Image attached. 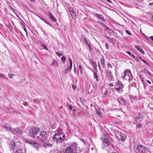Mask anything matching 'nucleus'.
Returning <instances> with one entry per match:
<instances>
[{"instance_id":"nucleus-9","label":"nucleus","mask_w":153,"mask_h":153,"mask_svg":"<svg viewBox=\"0 0 153 153\" xmlns=\"http://www.w3.org/2000/svg\"><path fill=\"white\" fill-rule=\"evenodd\" d=\"M10 131L13 133H17L19 134H23L22 131L18 128L13 129V128H10Z\"/></svg>"},{"instance_id":"nucleus-2","label":"nucleus","mask_w":153,"mask_h":153,"mask_svg":"<svg viewBox=\"0 0 153 153\" xmlns=\"http://www.w3.org/2000/svg\"><path fill=\"white\" fill-rule=\"evenodd\" d=\"M122 77L125 80H128L129 82L132 81L133 78V76L129 70H125L124 71L123 74L122 75Z\"/></svg>"},{"instance_id":"nucleus-27","label":"nucleus","mask_w":153,"mask_h":153,"mask_svg":"<svg viewBox=\"0 0 153 153\" xmlns=\"http://www.w3.org/2000/svg\"><path fill=\"white\" fill-rule=\"evenodd\" d=\"M66 60V58L64 56H63L61 58V61L63 64H64Z\"/></svg>"},{"instance_id":"nucleus-22","label":"nucleus","mask_w":153,"mask_h":153,"mask_svg":"<svg viewBox=\"0 0 153 153\" xmlns=\"http://www.w3.org/2000/svg\"><path fill=\"white\" fill-rule=\"evenodd\" d=\"M43 146L45 148H46L48 147H51L52 146V145L50 143H45L44 142L43 144Z\"/></svg>"},{"instance_id":"nucleus-14","label":"nucleus","mask_w":153,"mask_h":153,"mask_svg":"<svg viewBox=\"0 0 153 153\" xmlns=\"http://www.w3.org/2000/svg\"><path fill=\"white\" fill-rule=\"evenodd\" d=\"M135 48L138 50L142 54H144L145 53L144 52L142 49L141 47L140 46H135Z\"/></svg>"},{"instance_id":"nucleus-4","label":"nucleus","mask_w":153,"mask_h":153,"mask_svg":"<svg viewBox=\"0 0 153 153\" xmlns=\"http://www.w3.org/2000/svg\"><path fill=\"white\" fill-rule=\"evenodd\" d=\"M102 148H104L108 146L109 144V139L106 134H104L102 135Z\"/></svg>"},{"instance_id":"nucleus-56","label":"nucleus","mask_w":153,"mask_h":153,"mask_svg":"<svg viewBox=\"0 0 153 153\" xmlns=\"http://www.w3.org/2000/svg\"><path fill=\"white\" fill-rule=\"evenodd\" d=\"M4 76V75L3 74H0V77H3Z\"/></svg>"},{"instance_id":"nucleus-10","label":"nucleus","mask_w":153,"mask_h":153,"mask_svg":"<svg viewBox=\"0 0 153 153\" xmlns=\"http://www.w3.org/2000/svg\"><path fill=\"white\" fill-rule=\"evenodd\" d=\"M81 40L86 45L88 44V43H90V41L86 38L84 36H82L81 37Z\"/></svg>"},{"instance_id":"nucleus-51","label":"nucleus","mask_w":153,"mask_h":153,"mask_svg":"<svg viewBox=\"0 0 153 153\" xmlns=\"http://www.w3.org/2000/svg\"><path fill=\"white\" fill-rule=\"evenodd\" d=\"M145 37L146 39H149V37L146 36H145Z\"/></svg>"},{"instance_id":"nucleus-16","label":"nucleus","mask_w":153,"mask_h":153,"mask_svg":"<svg viewBox=\"0 0 153 153\" xmlns=\"http://www.w3.org/2000/svg\"><path fill=\"white\" fill-rule=\"evenodd\" d=\"M49 16L51 19V20L53 22H56V19L51 13H49Z\"/></svg>"},{"instance_id":"nucleus-43","label":"nucleus","mask_w":153,"mask_h":153,"mask_svg":"<svg viewBox=\"0 0 153 153\" xmlns=\"http://www.w3.org/2000/svg\"><path fill=\"white\" fill-rule=\"evenodd\" d=\"M97 114L99 116H100L101 114V113L99 111H97Z\"/></svg>"},{"instance_id":"nucleus-33","label":"nucleus","mask_w":153,"mask_h":153,"mask_svg":"<svg viewBox=\"0 0 153 153\" xmlns=\"http://www.w3.org/2000/svg\"><path fill=\"white\" fill-rule=\"evenodd\" d=\"M87 45L88 46L89 50L90 51H92L91 47L90 45V42L88 44H87Z\"/></svg>"},{"instance_id":"nucleus-7","label":"nucleus","mask_w":153,"mask_h":153,"mask_svg":"<svg viewBox=\"0 0 153 153\" xmlns=\"http://www.w3.org/2000/svg\"><path fill=\"white\" fill-rule=\"evenodd\" d=\"M39 135L36 136V138L39 141H40L45 139L46 136V132L44 131H40L39 133Z\"/></svg>"},{"instance_id":"nucleus-3","label":"nucleus","mask_w":153,"mask_h":153,"mask_svg":"<svg viewBox=\"0 0 153 153\" xmlns=\"http://www.w3.org/2000/svg\"><path fill=\"white\" fill-rule=\"evenodd\" d=\"M115 134L118 139L122 141H124L126 138V136L123 132L116 130L115 132Z\"/></svg>"},{"instance_id":"nucleus-58","label":"nucleus","mask_w":153,"mask_h":153,"mask_svg":"<svg viewBox=\"0 0 153 153\" xmlns=\"http://www.w3.org/2000/svg\"><path fill=\"white\" fill-rule=\"evenodd\" d=\"M108 29H109V31H110V32H113V30H111L110 29H109V28H108Z\"/></svg>"},{"instance_id":"nucleus-11","label":"nucleus","mask_w":153,"mask_h":153,"mask_svg":"<svg viewBox=\"0 0 153 153\" xmlns=\"http://www.w3.org/2000/svg\"><path fill=\"white\" fill-rule=\"evenodd\" d=\"M118 101L120 104L125 105L126 104L125 100L121 97H120L118 98Z\"/></svg>"},{"instance_id":"nucleus-37","label":"nucleus","mask_w":153,"mask_h":153,"mask_svg":"<svg viewBox=\"0 0 153 153\" xmlns=\"http://www.w3.org/2000/svg\"><path fill=\"white\" fill-rule=\"evenodd\" d=\"M56 54L58 56H62V55L61 53H60L59 52H57L56 53Z\"/></svg>"},{"instance_id":"nucleus-12","label":"nucleus","mask_w":153,"mask_h":153,"mask_svg":"<svg viewBox=\"0 0 153 153\" xmlns=\"http://www.w3.org/2000/svg\"><path fill=\"white\" fill-rule=\"evenodd\" d=\"M15 145L14 142L11 141L10 142V147L11 151L15 149Z\"/></svg>"},{"instance_id":"nucleus-39","label":"nucleus","mask_w":153,"mask_h":153,"mask_svg":"<svg viewBox=\"0 0 153 153\" xmlns=\"http://www.w3.org/2000/svg\"><path fill=\"white\" fill-rule=\"evenodd\" d=\"M142 125L140 124H138L137 125V126L138 128H141L142 127Z\"/></svg>"},{"instance_id":"nucleus-50","label":"nucleus","mask_w":153,"mask_h":153,"mask_svg":"<svg viewBox=\"0 0 153 153\" xmlns=\"http://www.w3.org/2000/svg\"><path fill=\"white\" fill-rule=\"evenodd\" d=\"M146 81L149 84H151V82L150 81H149L148 80H147Z\"/></svg>"},{"instance_id":"nucleus-31","label":"nucleus","mask_w":153,"mask_h":153,"mask_svg":"<svg viewBox=\"0 0 153 153\" xmlns=\"http://www.w3.org/2000/svg\"><path fill=\"white\" fill-rule=\"evenodd\" d=\"M25 141L26 143H29V144H32V143H33V142L32 141H31V140H27V139H25Z\"/></svg>"},{"instance_id":"nucleus-30","label":"nucleus","mask_w":153,"mask_h":153,"mask_svg":"<svg viewBox=\"0 0 153 153\" xmlns=\"http://www.w3.org/2000/svg\"><path fill=\"white\" fill-rule=\"evenodd\" d=\"M69 62L70 64V68L71 69H72V61L70 57H69L68 58Z\"/></svg>"},{"instance_id":"nucleus-19","label":"nucleus","mask_w":153,"mask_h":153,"mask_svg":"<svg viewBox=\"0 0 153 153\" xmlns=\"http://www.w3.org/2000/svg\"><path fill=\"white\" fill-rule=\"evenodd\" d=\"M96 16L97 17H98L99 18L101 19L102 20V21L105 22V20L103 16L101 14H98L97 13L96 14Z\"/></svg>"},{"instance_id":"nucleus-29","label":"nucleus","mask_w":153,"mask_h":153,"mask_svg":"<svg viewBox=\"0 0 153 153\" xmlns=\"http://www.w3.org/2000/svg\"><path fill=\"white\" fill-rule=\"evenodd\" d=\"M71 69H71L70 67L69 68H67L65 70L64 72L65 73V74H67L68 73L70 72L71 71Z\"/></svg>"},{"instance_id":"nucleus-47","label":"nucleus","mask_w":153,"mask_h":153,"mask_svg":"<svg viewBox=\"0 0 153 153\" xmlns=\"http://www.w3.org/2000/svg\"><path fill=\"white\" fill-rule=\"evenodd\" d=\"M12 75L10 74H9L8 75V77L10 78H12Z\"/></svg>"},{"instance_id":"nucleus-38","label":"nucleus","mask_w":153,"mask_h":153,"mask_svg":"<svg viewBox=\"0 0 153 153\" xmlns=\"http://www.w3.org/2000/svg\"><path fill=\"white\" fill-rule=\"evenodd\" d=\"M105 46L107 49H108L109 48V46L108 45V44L107 43H106L105 44Z\"/></svg>"},{"instance_id":"nucleus-18","label":"nucleus","mask_w":153,"mask_h":153,"mask_svg":"<svg viewBox=\"0 0 153 153\" xmlns=\"http://www.w3.org/2000/svg\"><path fill=\"white\" fill-rule=\"evenodd\" d=\"M70 147L72 148V149H76L77 147V144L76 143H72L69 144V145Z\"/></svg>"},{"instance_id":"nucleus-60","label":"nucleus","mask_w":153,"mask_h":153,"mask_svg":"<svg viewBox=\"0 0 153 153\" xmlns=\"http://www.w3.org/2000/svg\"><path fill=\"white\" fill-rule=\"evenodd\" d=\"M143 35V36L144 37H145V36H146V35H145V34L144 33H143L142 34Z\"/></svg>"},{"instance_id":"nucleus-6","label":"nucleus","mask_w":153,"mask_h":153,"mask_svg":"<svg viewBox=\"0 0 153 153\" xmlns=\"http://www.w3.org/2000/svg\"><path fill=\"white\" fill-rule=\"evenodd\" d=\"M40 129L38 128L33 127L31 128L29 131V134L31 136L34 138H36V135L39 131Z\"/></svg>"},{"instance_id":"nucleus-53","label":"nucleus","mask_w":153,"mask_h":153,"mask_svg":"<svg viewBox=\"0 0 153 153\" xmlns=\"http://www.w3.org/2000/svg\"><path fill=\"white\" fill-rule=\"evenodd\" d=\"M146 152H147V153H151L149 151V150L148 149V151H146Z\"/></svg>"},{"instance_id":"nucleus-64","label":"nucleus","mask_w":153,"mask_h":153,"mask_svg":"<svg viewBox=\"0 0 153 153\" xmlns=\"http://www.w3.org/2000/svg\"><path fill=\"white\" fill-rule=\"evenodd\" d=\"M106 0L109 2H110L111 1L110 0Z\"/></svg>"},{"instance_id":"nucleus-59","label":"nucleus","mask_w":153,"mask_h":153,"mask_svg":"<svg viewBox=\"0 0 153 153\" xmlns=\"http://www.w3.org/2000/svg\"><path fill=\"white\" fill-rule=\"evenodd\" d=\"M98 66L99 67V68L100 69H101V67H100V65L99 64V63H98Z\"/></svg>"},{"instance_id":"nucleus-25","label":"nucleus","mask_w":153,"mask_h":153,"mask_svg":"<svg viewBox=\"0 0 153 153\" xmlns=\"http://www.w3.org/2000/svg\"><path fill=\"white\" fill-rule=\"evenodd\" d=\"M32 146H33L34 147L38 149V147H39V145L38 144L36 143H32Z\"/></svg>"},{"instance_id":"nucleus-62","label":"nucleus","mask_w":153,"mask_h":153,"mask_svg":"<svg viewBox=\"0 0 153 153\" xmlns=\"http://www.w3.org/2000/svg\"><path fill=\"white\" fill-rule=\"evenodd\" d=\"M137 0L140 2H141V1H142L143 0Z\"/></svg>"},{"instance_id":"nucleus-63","label":"nucleus","mask_w":153,"mask_h":153,"mask_svg":"<svg viewBox=\"0 0 153 153\" xmlns=\"http://www.w3.org/2000/svg\"><path fill=\"white\" fill-rule=\"evenodd\" d=\"M152 21L153 22V15H152Z\"/></svg>"},{"instance_id":"nucleus-45","label":"nucleus","mask_w":153,"mask_h":153,"mask_svg":"<svg viewBox=\"0 0 153 153\" xmlns=\"http://www.w3.org/2000/svg\"><path fill=\"white\" fill-rule=\"evenodd\" d=\"M68 107L70 110H71L72 109V106L71 105H69Z\"/></svg>"},{"instance_id":"nucleus-17","label":"nucleus","mask_w":153,"mask_h":153,"mask_svg":"<svg viewBox=\"0 0 153 153\" xmlns=\"http://www.w3.org/2000/svg\"><path fill=\"white\" fill-rule=\"evenodd\" d=\"M143 120V117L141 116H139L137 117L136 119L135 122L136 123L140 122Z\"/></svg>"},{"instance_id":"nucleus-44","label":"nucleus","mask_w":153,"mask_h":153,"mask_svg":"<svg viewBox=\"0 0 153 153\" xmlns=\"http://www.w3.org/2000/svg\"><path fill=\"white\" fill-rule=\"evenodd\" d=\"M39 17L42 20V21H44L45 23H47V22H46L45 21V19L44 18H42L41 17Z\"/></svg>"},{"instance_id":"nucleus-54","label":"nucleus","mask_w":153,"mask_h":153,"mask_svg":"<svg viewBox=\"0 0 153 153\" xmlns=\"http://www.w3.org/2000/svg\"><path fill=\"white\" fill-rule=\"evenodd\" d=\"M74 72L75 74H76V71L75 70V65H74Z\"/></svg>"},{"instance_id":"nucleus-46","label":"nucleus","mask_w":153,"mask_h":153,"mask_svg":"<svg viewBox=\"0 0 153 153\" xmlns=\"http://www.w3.org/2000/svg\"><path fill=\"white\" fill-rule=\"evenodd\" d=\"M108 93V91L107 90H106L105 92L104 93V95H106Z\"/></svg>"},{"instance_id":"nucleus-13","label":"nucleus","mask_w":153,"mask_h":153,"mask_svg":"<svg viewBox=\"0 0 153 153\" xmlns=\"http://www.w3.org/2000/svg\"><path fill=\"white\" fill-rule=\"evenodd\" d=\"M70 13L73 18L76 19V13L73 11V9L70 10Z\"/></svg>"},{"instance_id":"nucleus-28","label":"nucleus","mask_w":153,"mask_h":153,"mask_svg":"<svg viewBox=\"0 0 153 153\" xmlns=\"http://www.w3.org/2000/svg\"><path fill=\"white\" fill-rule=\"evenodd\" d=\"M98 23L100 24L101 25H102L103 27L105 28L106 29H108V27L105 24H103L100 22H98Z\"/></svg>"},{"instance_id":"nucleus-5","label":"nucleus","mask_w":153,"mask_h":153,"mask_svg":"<svg viewBox=\"0 0 153 153\" xmlns=\"http://www.w3.org/2000/svg\"><path fill=\"white\" fill-rule=\"evenodd\" d=\"M115 90L119 93H121L123 92L122 89L124 87V85L121 82L118 80L117 83L115 85Z\"/></svg>"},{"instance_id":"nucleus-55","label":"nucleus","mask_w":153,"mask_h":153,"mask_svg":"<svg viewBox=\"0 0 153 153\" xmlns=\"http://www.w3.org/2000/svg\"><path fill=\"white\" fill-rule=\"evenodd\" d=\"M149 5L153 6V2L152 3H149Z\"/></svg>"},{"instance_id":"nucleus-48","label":"nucleus","mask_w":153,"mask_h":153,"mask_svg":"<svg viewBox=\"0 0 153 153\" xmlns=\"http://www.w3.org/2000/svg\"><path fill=\"white\" fill-rule=\"evenodd\" d=\"M142 61L143 62H144V63H146L147 64V65H149V64H148V63H147V62H146L145 60H142Z\"/></svg>"},{"instance_id":"nucleus-36","label":"nucleus","mask_w":153,"mask_h":153,"mask_svg":"<svg viewBox=\"0 0 153 153\" xmlns=\"http://www.w3.org/2000/svg\"><path fill=\"white\" fill-rule=\"evenodd\" d=\"M42 46L43 47V48L44 49H45L46 50H48V48H46V46L44 45H42Z\"/></svg>"},{"instance_id":"nucleus-15","label":"nucleus","mask_w":153,"mask_h":153,"mask_svg":"<svg viewBox=\"0 0 153 153\" xmlns=\"http://www.w3.org/2000/svg\"><path fill=\"white\" fill-rule=\"evenodd\" d=\"M73 150L71 147H68L65 150V153H72Z\"/></svg>"},{"instance_id":"nucleus-32","label":"nucleus","mask_w":153,"mask_h":153,"mask_svg":"<svg viewBox=\"0 0 153 153\" xmlns=\"http://www.w3.org/2000/svg\"><path fill=\"white\" fill-rule=\"evenodd\" d=\"M127 53L131 57H132L134 58V55L133 54H131L130 52L128 51L127 52Z\"/></svg>"},{"instance_id":"nucleus-34","label":"nucleus","mask_w":153,"mask_h":153,"mask_svg":"<svg viewBox=\"0 0 153 153\" xmlns=\"http://www.w3.org/2000/svg\"><path fill=\"white\" fill-rule=\"evenodd\" d=\"M107 67L108 68L111 69L112 68V66L109 63L107 64Z\"/></svg>"},{"instance_id":"nucleus-42","label":"nucleus","mask_w":153,"mask_h":153,"mask_svg":"<svg viewBox=\"0 0 153 153\" xmlns=\"http://www.w3.org/2000/svg\"><path fill=\"white\" fill-rule=\"evenodd\" d=\"M78 68H79V71H80V70H82V67L81 65H79V66L78 67Z\"/></svg>"},{"instance_id":"nucleus-57","label":"nucleus","mask_w":153,"mask_h":153,"mask_svg":"<svg viewBox=\"0 0 153 153\" xmlns=\"http://www.w3.org/2000/svg\"><path fill=\"white\" fill-rule=\"evenodd\" d=\"M110 86H111V87H113V84L112 83H111L110 84Z\"/></svg>"},{"instance_id":"nucleus-49","label":"nucleus","mask_w":153,"mask_h":153,"mask_svg":"<svg viewBox=\"0 0 153 153\" xmlns=\"http://www.w3.org/2000/svg\"><path fill=\"white\" fill-rule=\"evenodd\" d=\"M80 72L81 74L82 75L83 74V70H80Z\"/></svg>"},{"instance_id":"nucleus-20","label":"nucleus","mask_w":153,"mask_h":153,"mask_svg":"<svg viewBox=\"0 0 153 153\" xmlns=\"http://www.w3.org/2000/svg\"><path fill=\"white\" fill-rule=\"evenodd\" d=\"M143 72L146 74H147L149 75L150 76H153V74L150 73L149 71H148L146 69H144L143 70Z\"/></svg>"},{"instance_id":"nucleus-41","label":"nucleus","mask_w":153,"mask_h":153,"mask_svg":"<svg viewBox=\"0 0 153 153\" xmlns=\"http://www.w3.org/2000/svg\"><path fill=\"white\" fill-rule=\"evenodd\" d=\"M72 86L73 89L74 90H75L76 88V86L75 85H72Z\"/></svg>"},{"instance_id":"nucleus-26","label":"nucleus","mask_w":153,"mask_h":153,"mask_svg":"<svg viewBox=\"0 0 153 153\" xmlns=\"http://www.w3.org/2000/svg\"><path fill=\"white\" fill-rule=\"evenodd\" d=\"M91 64L94 68V70L96 69V68L97 67V65L96 63H94L92 62H91Z\"/></svg>"},{"instance_id":"nucleus-35","label":"nucleus","mask_w":153,"mask_h":153,"mask_svg":"<svg viewBox=\"0 0 153 153\" xmlns=\"http://www.w3.org/2000/svg\"><path fill=\"white\" fill-rule=\"evenodd\" d=\"M22 152V150L21 149H19L16 151L15 153H21Z\"/></svg>"},{"instance_id":"nucleus-1","label":"nucleus","mask_w":153,"mask_h":153,"mask_svg":"<svg viewBox=\"0 0 153 153\" xmlns=\"http://www.w3.org/2000/svg\"><path fill=\"white\" fill-rule=\"evenodd\" d=\"M65 136L63 133H58L54 135L53 137V139L54 142L58 143H62L65 140Z\"/></svg>"},{"instance_id":"nucleus-8","label":"nucleus","mask_w":153,"mask_h":153,"mask_svg":"<svg viewBox=\"0 0 153 153\" xmlns=\"http://www.w3.org/2000/svg\"><path fill=\"white\" fill-rule=\"evenodd\" d=\"M137 151L140 153H144L148 151V149L142 145H138L137 147Z\"/></svg>"},{"instance_id":"nucleus-40","label":"nucleus","mask_w":153,"mask_h":153,"mask_svg":"<svg viewBox=\"0 0 153 153\" xmlns=\"http://www.w3.org/2000/svg\"><path fill=\"white\" fill-rule=\"evenodd\" d=\"M126 32L128 34V35H131V33H130L128 30H126Z\"/></svg>"},{"instance_id":"nucleus-23","label":"nucleus","mask_w":153,"mask_h":153,"mask_svg":"<svg viewBox=\"0 0 153 153\" xmlns=\"http://www.w3.org/2000/svg\"><path fill=\"white\" fill-rule=\"evenodd\" d=\"M94 73V79H96L97 82L98 81V74L96 72H94L92 71Z\"/></svg>"},{"instance_id":"nucleus-24","label":"nucleus","mask_w":153,"mask_h":153,"mask_svg":"<svg viewBox=\"0 0 153 153\" xmlns=\"http://www.w3.org/2000/svg\"><path fill=\"white\" fill-rule=\"evenodd\" d=\"M100 62L102 66L105 65V59L103 57L100 59Z\"/></svg>"},{"instance_id":"nucleus-61","label":"nucleus","mask_w":153,"mask_h":153,"mask_svg":"<svg viewBox=\"0 0 153 153\" xmlns=\"http://www.w3.org/2000/svg\"><path fill=\"white\" fill-rule=\"evenodd\" d=\"M82 100H83L82 99V98H80V101H81Z\"/></svg>"},{"instance_id":"nucleus-52","label":"nucleus","mask_w":153,"mask_h":153,"mask_svg":"<svg viewBox=\"0 0 153 153\" xmlns=\"http://www.w3.org/2000/svg\"><path fill=\"white\" fill-rule=\"evenodd\" d=\"M150 39L151 40L153 41V36H150Z\"/></svg>"},{"instance_id":"nucleus-21","label":"nucleus","mask_w":153,"mask_h":153,"mask_svg":"<svg viewBox=\"0 0 153 153\" xmlns=\"http://www.w3.org/2000/svg\"><path fill=\"white\" fill-rule=\"evenodd\" d=\"M51 65H54V66H58V64L57 61L55 60H53L51 62Z\"/></svg>"}]
</instances>
